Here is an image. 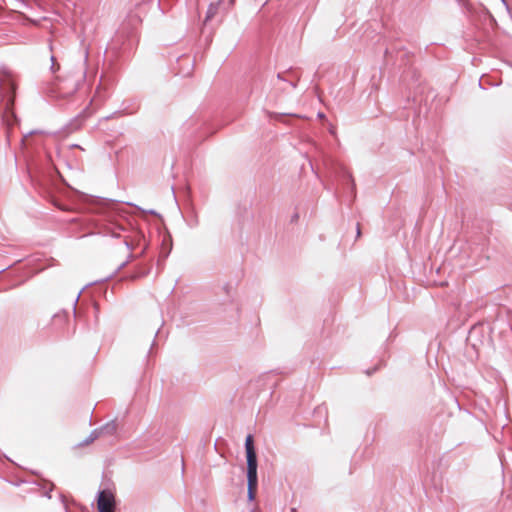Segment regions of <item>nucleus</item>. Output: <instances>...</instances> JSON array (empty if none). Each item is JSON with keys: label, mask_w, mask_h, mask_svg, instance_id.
Instances as JSON below:
<instances>
[{"label": "nucleus", "mask_w": 512, "mask_h": 512, "mask_svg": "<svg viewBox=\"0 0 512 512\" xmlns=\"http://www.w3.org/2000/svg\"><path fill=\"white\" fill-rule=\"evenodd\" d=\"M360 234H361L360 226L358 225V227H357V235L360 236Z\"/></svg>", "instance_id": "6"}, {"label": "nucleus", "mask_w": 512, "mask_h": 512, "mask_svg": "<svg viewBox=\"0 0 512 512\" xmlns=\"http://www.w3.org/2000/svg\"><path fill=\"white\" fill-rule=\"evenodd\" d=\"M291 512H296V510H295V509H292V511H291Z\"/></svg>", "instance_id": "7"}, {"label": "nucleus", "mask_w": 512, "mask_h": 512, "mask_svg": "<svg viewBox=\"0 0 512 512\" xmlns=\"http://www.w3.org/2000/svg\"><path fill=\"white\" fill-rule=\"evenodd\" d=\"M97 506L100 512H114V495L106 490L101 491L98 496Z\"/></svg>", "instance_id": "2"}, {"label": "nucleus", "mask_w": 512, "mask_h": 512, "mask_svg": "<svg viewBox=\"0 0 512 512\" xmlns=\"http://www.w3.org/2000/svg\"><path fill=\"white\" fill-rule=\"evenodd\" d=\"M68 88H69V83L67 81H61L58 84V91H59L60 97L66 98L70 94H72L76 89L75 85H71L72 89L70 91H67Z\"/></svg>", "instance_id": "3"}, {"label": "nucleus", "mask_w": 512, "mask_h": 512, "mask_svg": "<svg viewBox=\"0 0 512 512\" xmlns=\"http://www.w3.org/2000/svg\"><path fill=\"white\" fill-rule=\"evenodd\" d=\"M104 431L106 433H113V432H115L116 431L115 422L111 421L110 423H108L104 428L101 429L100 433H104Z\"/></svg>", "instance_id": "5"}, {"label": "nucleus", "mask_w": 512, "mask_h": 512, "mask_svg": "<svg viewBox=\"0 0 512 512\" xmlns=\"http://www.w3.org/2000/svg\"><path fill=\"white\" fill-rule=\"evenodd\" d=\"M245 448L247 456L248 495L250 499H253L257 488V456L252 435L246 437Z\"/></svg>", "instance_id": "1"}, {"label": "nucleus", "mask_w": 512, "mask_h": 512, "mask_svg": "<svg viewBox=\"0 0 512 512\" xmlns=\"http://www.w3.org/2000/svg\"><path fill=\"white\" fill-rule=\"evenodd\" d=\"M219 6H220V1H218L216 3H211L209 5V7L207 9L205 21L212 19L218 13Z\"/></svg>", "instance_id": "4"}]
</instances>
